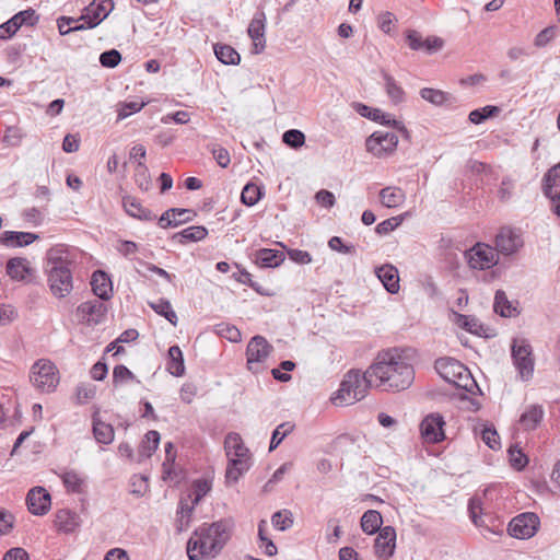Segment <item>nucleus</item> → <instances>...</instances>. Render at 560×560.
<instances>
[{
  "label": "nucleus",
  "mask_w": 560,
  "mask_h": 560,
  "mask_svg": "<svg viewBox=\"0 0 560 560\" xmlns=\"http://www.w3.org/2000/svg\"><path fill=\"white\" fill-rule=\"evenodd\" d=\"M494 312L500 314L502 317H511L517 314V310L508 300L506 294L502 290H498L494 295Z\"/></svg>",
  "instance_id": "e433bc0d"
},
{
  "label": "nucleus",
  "mask_w": 560,
  "mask_h": 560,
  "mask_svg": "<svg viewBox=\"0 0 560 560\" xmlns=\"http://www.w3.org/2000/svg\"><path fill=\"white\" fill-rule=\"evenodd\" d=\"M444 418L440 413L428 415L420 423L421 438L425 443L436 444L445 439Z\"/></svg>",
  "instance_id": "ddd939ff"
},
{
  "label": "nucleus",
  "mask_w": 560,
  "mask_h": 560,
  "mask_svg": "<svg viewBox=\"0 0 560 560\" xmlns=\"http://www.w3.org/2000/svg\"><path fill=\"white\" fill-rule=\"evenodd\" d=\"M121 61V54L117 49L106 50L100 56V63L105 68H115Z\"/></svg>",
  "instance_id": "6e6d98bb"
},
{
  "label": "nucleus",
  "mask_w": 560,
  "mask_h": 560,
  "mask_svg": "<svg viewBox=\"0 0 560 560\" xmlns=\"http://www.w3.org/2000/svg\"><path fill=\"white\" fill-rule=\"evenodd\" d=\"M73 255L65 245H56L46 254L47 282L56 298H65L73 289Z\"/></svg>",
  "instance_id": "7ed1b4c3"
},
{
  "label": "nucleus",
  "mask_w": 560,
  "mask_h": 560,
  "mask_svg": "<svg viewBox=\"0 0 560 560\" xmlns=\"http://www.w3.org/2000/svg\"><path fill=\"white\" fill-rule=\"evenodd\" d=\"M55 525L60 532L73 533L80 525V517L75 512L62 509L56 513Z\"/></svg>",
  "instance_id": "a878e982"
},
{
  "label": "nucleus",
  "mask_w": 560,
  "mask_h": 560,
  "mask_svg": "<svg viewBox=\"0 0 560 560\" xmlns=\"http://www.w3.org/2000/svg\"><path fill=\"white\" fill-rule=\"evenodd\" d=\"M62 482L68 491L82 493L84 491L85 478L74 470L66 471L61 475Z\"/></svg>",
  "instance_id": "58836bf2"
},
{
  "label": "nucleus",
  "mask_w": 560,
  "mask_h": 560,
  "mask_svg": "<svg viewBox=\"0 0 560 560\" xmlns=\"http://www.w3.org/2000/svg\"><path fill=\"white\" fill-rule=\"evenodd\" d=\"M544 410L540 406H530L520 418V423L525 430H533L541 421Z\"/></svg>",
  "instance_id": "4c0bfd02"
},
{
  "label": "nucleus",
  "mask_w": 560,
  "mask_h": 560,
  "mask_svg": "<svg viewBox=\"0 0 560 560\" xmlns=\"http://www.w3.org/2000/svg\"><path fill=\"white\" fill-rule=\"evenodd\" d=\"M93 434L95 440L102 444H110L115 436L112 424L102 421L96 416H93Z\"/></svg>",
  "instance_id": "7c9ffc66"
},
{
  "label": "nucleus",
  "mask_w": 560,
  "mask_h": 560,
  "mask_svg": "<svg viewBox=\"0 0 560 560\" xmlns=\"http://www.w3.org/2000/svg\"><path fill=\"white\" fill-rule=\"evenodd\" d=\"M396 530L393 526H385L375 539L374 549L377 558H390L395 552Z\"/></svg>",
  "instance_id": "6ab92c4d"
},
{
  "label": "nucleus",
  "mask_w": 560,
  "mask_h": 560,
  "mask_svg": "<svg viewBox=\"0 0 560 560\" xmlns=\"http://www.w3.org/2000/svg\"><path fill=\"white\" fill-rule=\"evenodd\" d=\"M266 14L264 11L256 12L252 19L247 33L253 40V52L260 54L266 47Z\"/></svg>",
  "instance_id": "f3484780"
},
{
  "label": "nucleus",
  "mask_w": 560,
  "mask_h": 560,
  "mask_svg": "<svg viewBox=\"0 0 560 560\" xmlns=\"http://www.w3.org/2000/svg\"><path fill=\"white\" fill-rule=\"evenodd\" d=\"M213 49L218 60L224 65H238L241 61L240 54L230 45L215 44Z\"/></svg>",
  "instance_id": "c9c22d12"
},
{
  "label": "nucleus",
  "mask_w": 560,
  "mask_h": 560,
  "mask_svg": "<svg viewBox=\"0 0 560 560\" xmlns=\"http://www.w3.org/2000/svg\"><path fill=\"white\" fill-rule=\"evenodd\" d=\"M272 351L273 347L265 337L260 335L254 336L246 347L247 369L253 373L262 371V363Z\"/></svg>",
  "instance_id": "6e6552de"
},
{
  "label": "nucleus",
  "mask_w": 560,
  "mask_h": 560,
  "mask_svg": "<svg viewBox=\"0 0 560 560\" xmlns=\"http://www.w3.org/2000/svg\"><path fill=\"white\" fill-rule=\"evenodd\" d=\"M509 453H510V462H511V465L516 468L517 470H521L523 469L527 463H528V459L527 457L522 453L521 450H516L515 447H511L509 450Z\"/></svg>",
  "instance_id": "680f3d73"
},
{
  "label": "nucleus",
  "mask_w": 560,
  "mask_h": 560,
  "mask_svg": "<svg viewBox=\"0 0 560 560\" xmlns=\"http://www.w3.org/2000/svg\"><path fill=\"white\" fill-rule=\"evenodd\" d=\"M234 523L230 518H222L212 524H202L194 532L187 541L189 560L214 558L230 539Z\"/></svg>",
  "instance_id": "f03ea898"
},
{
  "label": "nucleus",
  "mask_w": 560,
  "mask_h": 560,
  "mask_svg": "<svg viewBox=\"0 0 560 560\" xmlns=\"http://www.w3.org/2000/svg\"><path fill=\"white\" fill-rule=\"evenodd\" d=\"M38 22L35 10L27 9L14 14L0 25V39L11 38L23 25L34 26Z\"/></svg>",
  "instance_id": "4468645a"
},
{
  "label": "nucleus",
  "mask_w": 560,
  "mask_h": 560,
  "mask_svg": "<svg viewBox=\"0 0 560 560\" xmlns=\"http://www.w3.org/2000/svg\"><path fill=\"white\" fill-rule=\"evenodd\" d=\"M452 384L469 394H476V392H480L478 384L466 366H464V371H460V374L456 376Z\"/></svg>",
  "instance_id": "ea45409f"
},
{
  "label": "nucleus",
  "mask_w": 560,
  "mask_h": 560,
  "mask_svg": "<svg viewBox=\"0 0 560 560\" xmlns=\"http://www.w3.org/2000/svg\"><path fill=\"white\" fill-rule=\"evenodd\" d=\"M464 366L463 363L453 358L438 359L434 364L439 375L450 384L460 374V371H464Z\"/></svg>",
  "instance_id": "4be33fe9"
},
{
  "label": "nucleus",
  "mask_w": 560,
  "mask_h": 560,
  "mask_svg": "<svg viewBox=\"0 0 560 560\" xmlns=\"http://www.w3.org/2000/svg\"><path fill=\"white\" fill-rule=\"evenodd\" d=\"M77 316L81 319V322L86 323L89 325H98L105 320L107 314V306L103 301L100 300H89L81 303L77 307Z\"/></svg>",
  "instance_id": "2eb2a0df"
},
{
  "label": "nucleus",
  "mask_w": 560,
  "mask_h": 560,
  "mask_svg": "<svg viewBox=\"0 0 560 560\" xmlns=\"http://www.w3.org/2000/svg\"><path fill=\"white\" fill-rule=\"evenodd\" d=\"M210 485L207 480H197L194 483V503H197L209 492Z\"/></svg>",
  "instance_id": "774afa93"
},
{
  "label": "nucleus",
  "mask_w": 560,
  "mask_h": 560,
  "mask_svg": "<svg viewBox=\"0 0 560 560\" xmlns=\"http://www.w3.org/2000/svg\"><path fill=\"white\" fill-rule=\"evenodd\" d=\"M96 394V388L92 384H81L77 387V399L79 404H85Z\"/></svg>",
  "instance_id": "bf43d9fd"
},
{
  "label": "nucleus",
  "mask_w": 560,
  "mask_h": 560,
  "mask_svg": "<svg viewBox=\"0 0 560 560\" xmlns=\"http://www.w3.org/2000/svg\"><path fill=\"white\" fill-rule=\"evenodd\" d=\"M150 305L159 315L165 317L172 325L176 326L177 315L173 311L170 301L160 299L156 303Z\"/></svg>",
  "instance_id": "79ce46f5"
},
{
  "label": "nucleus",
  "mask_w": 560,
  "mask_h": 560,
  "mask_svg": "<svg viewBox=\"0 0 560 560\" xmlns=\"http://www.w3.org/2000/svg\"><path fill=\"white\" fill-rule=\"evenodd\" d=\"M382 524V515L376 510H368L361 517V528L368 535H372L381 530Z\"/></svg>",
  "instance_id": "473e14b6"
},
{
  "label": "nucleus",
  "mask_w": 560,
  "mask_h": 560,
  "mask_svg": "<svg viewBox=\"0 0 560 560\" xmlns=\"http://www.w3.org/2000/svg\"><path fill=\"white\" fill-rule=\"evenodd\" d=\"M369 376L374 377L377 388L400 392L412 384L415 372L398 349H388L377 354Z\"/></svg>",
  "instance_id": "f257e3e1"
},
{
  "label": "nucleus",
  "mask_w": 560,
  "mask_h": 560,
  "mask_svg": "<svg viewBox=\"0 0 560 560\" xmlns=\"http://www.w3.org/2000/svg\"><path fill=\"white\" fill-rule=\"evenodd\" d=\"M458 325L466 329L471 334H476L478 336L481 335L480 330L482 329L481 324H479L478 319L468 315H458Z\"/></svg>",
  "instance_id": "5fc2aeb1"
},
{
  "label": "nucleus",
  "mask_w": 560,
  "mask_h": 560,
  "mask_svg": "<svg viewBox=\"0 0 560 560\" xmlns=\"http://www.w3.org/2000/svg\"><path fill=\"white\" fill-rule=\"evenodd\" d=\"M404 217H393L378 223L375 228L376 233L380 235L388 234L394 231L402 222Z\"/></svg>",
  "instance_id": "4d7b16f0"
},
{
  "label": "nucleus",
  "mask_w": 560,
  "mask_h": 560,
  "mask_svg": "<svg viewBox=\"0 0 560 560\" xmlns=\"http://www.w3.org/2000/svg\"><path fill=\"white\" fill-rule=\"evenodd\" d=\"M140 383L137 376L125 365H116L113 370V384L118 386L128 382Z\"/></svg>",
  "instance_id": "37998d69"
},
{
  "label": "nucleus",
  "mask_w": 560,
  "mask_h": 560,
  "mask_svg": "<svg viewBox=\"0 0 560 560\" xmlns=\"http://www.w3.org/2000/svg\"><path fill=\"white\" fill-rule=\"evenodd\" d=\"M499 112H500L499 107L492 106V105H487L482 108L471 110L469 113L468 118H469L470 122L478 125V124L483 122L486 119L495 116Z\"/></svg>",
  "instance_id": "de8ad7c7"
},
{
  "label": "nucleus",
  "mask_w": 560,
  "mask_h": 560,
  "mask_svg": "<svg viewBox=\"0 0 560 560\" xmlns=\"http://www.w3.org/2000/svg\"><path fill=\"white\" fill-rule=\"evenodd\" d=\"M261 198V189L252 183L244 186L241 194V201L246 206H255Z\"/></svg>",
  "instance_id": "c03bdc74"
},
{
  "label": "nucleus",
  "mask_w": 560,
  "mask_h": 560,
  "mask_svg": "<svg viewBox=\"0 0 560 560\" xmlns=\"http://www.w3.org/2000/svg\"><path fill=\"white\" fill-rule=\"evenodd\" d=\"M91 287L93 293L102 301H108L113 296L112 280L105 271L96 270L93 272Z\"/></svg>",
  "instance_id": "412c9836"
},
{
  "label": "nucleus",
  "mask_w": 560,
  "mask_h": 560,
  "mask_svg": "<svg viewBox=\"0 0 560 560\" xmlns=\"http://www.w3.org/2000/svg\"><path fill=\"white\" fill-rule=\"evenodd\" d=\"M282 141L287 145L298 149L305 143V135L301 130L290 129L283 133Z\"/></svg>",
  "instance_id": "8fccbe9b"
},
{
  "label": "nucleus",
  "mask_w": 560,
  "mask_h": 560,
  "mask_svg": "<svg viewBox=\"0 0 560 560\" xmlns=\"http://www.w3.org/2000/svg\"><path fill=\"white\" fill-rule=\"evenodd\" d=\"M395 21L396 18L392 12H384L378 16V26L384 33L389 34Z\"/></svg>",
  "instance_id": "0e129e2a"
},
{
  "label": "nucleus",
  "mask_w": 560,
  "mask_h": 560,
  "mask_svg": "<svg viewBox=\"0 0 560 560\" xmlns=\"http://www.w3.org/2000/svg\"><path fill=\"white\" fill-rule=\"evenodd\" d=\"M375 273L389 293L395 294L399 291V276L396 267L386 264L376 268Z\"/></svg>",
  "instance_id": "b1692460"
},
{
  "label": "nucleus",
  "mask_w": 560,
  "mask_h": 560,
  "mask_svg": "<svg viewBox=\"0 0 560 560\" xmlns=\"http://www.w3.org/2000/svg\"><path fill=\"white\" fill-rule=\"evenodd\" d=\"M406 38H407L409 47L412 50L423 49L424 39L422 38V36L419 32H417L415 30H410L407 32Z\"/></svg>",
  "instance_id": "338daca9"
},
{
  "label": "nucleus",
  "mask_w": 560,
  "mask_h": 560,
  "mask_svg": "<svg viewBox=\"0 0 560 560\" xmlns=\"http://www.w3.org/2000/svg\"><path fill=\"white\" fill-rule=\"evenodd\" d=\"M167 371L177 377L185 374L184 357L178 346H172L168 349Z\"/></svg>",
  "instance_id": "2f4dec72"
},
{
  "label": "nucleus",
  "mask_w": 560,
  "mask_h": 560,
  "mask_svg": "<svg viewBox=\"0 0 560 560\" xmlns=\"http://www.w3.org/2000/svg\"><path fill=\"white\" fill-rule=\"evenodd\" d=\"M315 199L322 207L327 208V209L334 207V205L336 202L335 195L331 191L326 190V189H322V190L317 191L315 195Z\"/></svg>",
  "instance_id": "e2e57ef3"
},
{
  "label": "nucleus",
  "mask_w": 560,
  "mask_h": 560,
  "mask_svg": "<svg viewBox=\"0 0 560 560\" xmlns=\"http://www.w3.org/2000/svg\"><path fill=\"white\" fill-rule=\"evenodd\" d=\"M560 178V162L547 171L542 178V192L546 197H551L552 189L558 185Z\"/></svg>",
  "instance_id": "a19ab883"
},
{
  "label": "nucleus",
  "mask_w": 560,
  "mask_h": 560,
  "mask_svg": "<svg viewBox=\"0 0 560 560\" xmlns=\"http://www.w3.org/2000/svg\"><path fill=\"white\" fill-rule=\"evenodd\" d=\"M272 525L279 530H285L293 525L292 514L284 510L276 512L271 517Z\"/></svg>",
  "instance_id": "3c124183"
},
{
  "label": "nucleus",
  "mask_w": 560,
  "mask_h": 560,
  "mask_svg": "<svg viewBox=\"0 0 560 560\" xmlns=\"http://www.w3.org/2000/svg\"><path fill=\"white\" fill-rule=\"evenodd\" d=\"M557 28L556 26H548L539 32L535 37V45L537 47H545L548 45L556 36Z\"/></svg>",
  "instance_id": "052dcab7"
},
{
  "label": "nucleus",
  "mask_w": 560,
  "mask_h": 560,
  "mask_svg": "<svg viewBox=\"0 0 560 560\" xmlns=\"http://www.w3.org/2000/svg\"><path fill=\"white\" fill-rule=\"evenodd\" d=\"M114 9L113 0H93L84 8L80 20L88 21L89 27H96Z\"/></svg>",
  "instance_id": "dca6fc26"
},
{
  "label": "nucleus",
  "mask_w": 560,
  "mask_h": 560,
  "mask_svg": "<svg viewBox=\"0 0 560 560\" xmlns=\"http://www.w3.org/2000/svg\"><path fill=\"white\" fill-rule=\"evenodd\" d=\"M224 448L229 457L225 478L228 482L235 483L249 469L250 454L236 432H231L225 436Z\"/></svg>",
  "instance_id": "39448f33"
},
{
  "label": "nucleus",
  "mask_w": 560,
  "mask_h": 560,
  "mask_svg": "<svg viewBox=\"0 0 560 560\" xmlns=\"http://www.w3.org/2000/svg\"><path fill=\"white\" fill-rule=\"evenodd\" d=\"M494 243L498 255L512 256L524 246L522 231L511 226H502L495 235Z\"/></svg>",
  "instance_id": "9b49d317"
},
{
  "label": "nucleus",
  "mask_w": 560,
  "mask_h": 560,
  "mask_svg": "<svg viewBox=\"0 0 560 560\" xmlns=\"http://www.w3.org/2000/svg\"><path fill=\"white\" fill-rule=\"evenodd\" d=\"M420 96L433 105H442L446 101V94L440 90L423 88Z\"/></svg>",
  "instance_id": "603ef678"
},
{
  "label": "nucleus",
  "mask_w": 560,
  "mask_h": 560,
  "mask_svg": "<svg viewBox=\"0 0 560 560\" xmlns=\"http://www.w3.org/2000/svg\"><path fill=\"white\" fill-rule=\"evenodd\" d=\"M7 273L15 281H23L31 273L30 261L24 257H14L7 262Z\"/></svg>",
  "instance_id": "393cba45"
},
{
  "label": "nucleus",
  "mask_w": 560,
  "mask_h": 560,
  "mask_svg": "<svg viewBox=\"0 0 560 560\" xmlns=\"http://www.w3.org/2000/svg\"><path fill=\"white\" fill-rule=\"evenodd\" d=\"M405 199L404 190L397 187H385L380 191L381 203L386 208H397Z\"/></svg>",
  "instance_id": "c85d7f7f"
},
{
  "label": "nucleus",
  "mask_w": 560,
  "mask_h": 560,
  "mask_svg": "<svg viewBox=\"0 0 560 560\" xmlns=\"http://www.w3.org/2000/svg\"><path fill=\"white\" fill-rule=\"evenodd\" d=\"M160 443V433L155 430L149 431L139 446V460L150 458L156 451Z\"/></svg>",
  "instance_id": "72a5a7b5"
},
{
  "label": "nucleus",
  "mask_w": 560,
  "mask_h": 560,
  "mask_svg": "<svg viewBox=\"0 0 560 560\" xmlns=\"http://www.w3.org/2000/svg\"><path fill=\"white\" fill-rule=\"evenodd\" d=\"M26 504L32 514L44 515L50 509L51 498L45 488L34 487L26 495Z\"/></svg>",
  "instance_id": "a211bd4d"
},
{
  "label": "nucleus",
  "mask_w": 560,
  "mask_h": 560,
  "mask_svg": "<svg viewBox=\"0 0 560 560\" xmlns=\"http://www.w3.org/2000/svg\"><path fill=\"white\" fill-rule=\"evenodd\" d=\"M289 258L296 264L307 265L312 261V256L308 252L302 249L288 250Z\"/></svg>",
  "instance_id": "69168bd1"
},
{
  "label": "nucleus",
  "mask_w": 560,
  "mask_h": 560,
  "mask_svg": "<svg viewBox=\"0 0 560 560\" xmlns=\"http://www.w3.org/2000/svg\"><path fill=\"white\" fill-rule=\"evenodd\" d=\"M208 235V230L202 225H194L175 233L172 240L180 245H186L190 242L202 241Z\"/></svg>",
  "instance_id": "cd10ccee"
},
{
  "label": "nucleus",
  "mask_w": 560,
  "mask_h": 560,
  "mask_svg": "<svg viewBox=\"0 0 560 560\" xmlns=\"http://www.w3.org/2000/svg\"><path fill=\"white\" fill-rule=\"evenodd\" d=\"M540 521L537 514L525 512L512 518L508 530L512 537L517 539H528L538 530Z\"/></svg>",
  "instance_id": "f8f14e48"
},
{
  "label": "nucleus",
  "mask_w": 560,
  "mask_h": 560,
  "mask_svg": "<svg viewBox=\"0 0 560 560\" xmlns=\"http://www.w3.org/2000/svg\"><path fill=\"white\" fill-rule=\"evenodd\" d=\"M215 332L231 342H238L242 339L238 328L230 324L222 323L217 325Z\"/></svg>",
  "instance_id": "09e8293b"
},
{
  "label": "nucleus",
  "mask_w": 560,
  "mask_h": 560,
  "mask_svg": "<svg viewBox=\"0 0 560 560\" xmlns=\"http://www.w3.org/2000/svg\"><path fill=\"white\" fill-rule=\"evenodd\" d=\"M39 238L38 234L32 232L4 231L0 234V243L7 247H24Z\"/></svg>",
  "instance_id": "aec40b11"
},
{
  "label": "nucleus",
  "mask_w": 560,
  "mask_h": 560,
  "mask_svg": "<svg viewBox=\"0 0 560 560\" xmlns=\"http://www.w3.org/2000/svg\"><path fill=\"white\" fill-rule=\"evenodd\" d=\"M371 387H375V381L373 376H369V369L364 373L351 370L345 375L331 400L339 406L352 405L364 398Z\"/></svg>",
  "instance_id": "20e7f679"
},
{
  "label": "nucleus",
  "mask_w": 560,
  "mask_h": 560,
  "mask_svg": "<svg viewBox=\"0 0 560 560\" xmlns=\"http://www.w3.org/2000/svg\"><path fill=\"white\" fill-rule=\"evenodd\" d=\"M192 213L190 209H179V208H171L166 210L159 219L158 224L162 229H167L170 226H177L183 223L189 221V218H179L176 219V214H188Z\"/></svg>",
  "instance_id": "c756f323"
},
{
  "label": "nucleus",
  "mask_w": 560,
  "mask_h": 560,
  "mask_svg": "<svg viewBox=\"0 0 560 560\" xmlns=\"http://www.w3.org/2000/svg\"><path fill=\"white\" fill-rule=\"evenodd\" d=\"M30 380L37 389L50 393L59 383L58 370L51 361L40 359L33 364Z\"/></svg>",
  "instance_id": "0eeeda50"
},
{
  "label": "nucleus",
  "mask_w": 560,
  "mask_h": 560,
  "mask_svg": "<svg viewBox=\"0 0 560 560\" xmlns=\"http://www.w3.org/2000/svg\"><path fill=\"white\" fill-rule=\"evenodd\" d=\"M122 206L128 215L140 221L151 222L156 218V215L150 209L144 208L141 202L132 196L124 197Z\"/></svg>",
  "instance_id": "5701e85b"
},
{
  "label": "nucleus",
  "mask_w": 560,
  "mask_h": 560,
  "mask_svg": "<svg viewBox=\"0 0 560 560\" xmlns=\"http://www.w3.org/2000/svg\"><path fill=\"white\" fill-rule=\"evenodd\" d=\"M465 257L470 268L476 270L490 269L499 261V255L494 247L485 243H477L465 252Z\"/></svg>",
  "instance_id": "9d476101"
},
{
  "label": "nucleus",
  "mask_w": 560,
  "mask_h": 560,
  "mask_svg": "<svg viewBox=\"0 0 560 560\" xmlns=\"http://www.w3.org/2000/svg\"><path fill=\"white\" fill-rule=\"evenodd\" d=\"M481 439L491 450H498L501 446L499 434L493 428L486 427L481 432Z\"/></svg>",
  "instance_id": "13d9d810"
},
{
  "label": "nucleus",
  "mask_w": 560,
  "mask_h": 560,
  "mask_svg": "<svg viewBox=\"0 0 560 560\" xmlns=\"http://www.w3.org/2000/svg\"><path fill=\"white\" fill-rule=\"evenodd\" d=\"M135 182L143 191H148L151 188V176L149 170L141 161L138 162L135 170Z\"/></svg>",
  "instance_id": "49530a36"
},
{
  "label": "nucleus",
  "mask_w": 560,
  "mask_h": 560,
  "mask_svg": "<svg viewBox=\"0 0 560 560\" xmlns=\"http://www.w3.org/2000/svg\"><path fill=\"white\" fill-rule=\"evenodd\" d=\"M511 355L520 377L523 381H529L533 377L535 366L532 346L526 339L515 338L512 341Z\"/></svg>",
  "instance_id": "423d86ee"
},
{
  "label": "nucleus",
  "mask_w": 560,
  "mask_h": 560,
  "mask_svg": "<svg viewBox=\"0 0 560 560\" xmlns=\"http://www.w3.org/2000/svg\"><path fill=\"white\" fill-rule=\"evenodd\" d=\"M382 77L384 79L385 91L394 104H399L405 101V91L397 83V81L389 75L387 72L383 71Z\"/></svg>",
  "instance_id": "f704fd0d"
},
{
  "label": "nucleus",
  "mask_w": 560,
  "mask_h": 560,
  "mask_svg": "<svg viewBox=\"0 0 560 560\" xmlns=\"http://www.w3.org/2000/svg\"><path fill=\"white\" fill-rule=\"evenodd\" d=\"M397 144L398 136L383 130L374 131L365 141L366 151L378 159L392 155Z\"/></svg>",
  "instance_id": "1a4fd4ad"
},
{
  "label": "nucleus",
  "mask_w": 560,
  "mask_h": 560,
  "mask_svg": "<svg viewBox=\"0 0 560 560\" xmlns=\"http://www.w3.org/2000/svg\"><path fill=\"white\" fill-rule=\"evenodd\" d=\"M144 102H138V101H131V102H125L120 104V107L118 109V119L122 120L127 118L128 116L140 112L144 107Z\"/></svg>",
  "instance_id": "864d4df0"
},
{
  "label": "nucleus",
  "mask_w": 560,
  "mask_h": 560,
  "mask_svg": "<svg viewBox=\"0 0 560 560\" xmlns=\"http://www.w3.org/2000/svg\"><path fill=\"white\" fill-rule=\"evenodd\" d=\"M294 429V424L291 422H283L279 424L272 432L269 451L276 450L283 439L290 434Z\"/></svg>",
  "instance_id": "a18cd8bd"
},
{
  "label": "nucleus",
  "mask_w": 560,
  "mask_h": 560,
  "mask_svg": "<svg viewBox=\"0 0 560 560\" xmlns=\"http://www.w3.org/2000/svg\"><path fill=\"white\" fill-rule=\"evenodd\" d=\"M283 260V253L277 249L261 248L255 253V262L261 268L278 267Z\"/></svg>",
  "instance_id": "bb28decb"
}]
</instances>
